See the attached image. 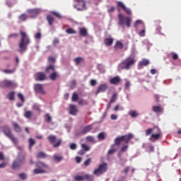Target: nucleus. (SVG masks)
Listing matches in <instances>:
<instances>
[{
  "mask_svg": "<svg viewBox=\"0 0 181 181\" xmlns=\"http://www.w3.org/2000/svg\"><path fill=\"white\" fill-rule=\"evenodd\" d=\"M23 165L22 163H21V161L18 160H14L12 165V168L13 169H21V166Z\"/></svg>",
  "mask_w": 181,
  "mask_h": 181,
  "instance_id": "22",
  "label": "nucleus"
},
{
  "mask_svg": "<svg viewBox=\"0 0 181 181\" xmlns=\"http://www.w3.org/2000/svg\"><path fill=\"white\" fill-rule=\"evenodd\" d=\"M112 43H114V38L111 37H106L104 40V45L107 47H110L112 45Z\"/></svg>",
  "mask_w": 181,
  "mask_h": 181,
  "instance_id": "19",
  "label": "nucleus"
},
{
  "mask_svg": "<svg viewBox=\"0 0 181 181\" xmlns=\"http://www.w3.org/2000/svg\"><path fill=\"white\" fill-rule=\"evenodd\" d=\"M37 168H35L34 170V173L35 175H39L42 173H46V170H45V169H47V168H49V165H47L45 163L38 161L37 163Z\"/></svg>",
  "mask_w": 181,
  "mask_h": 181,
  "instance_id": "6",
  "label": "nucleus"
},
{
  "mask_svg": "<svg viewBox=\"0 0 181 181\" xmlns=\"http://www.w3.org/2000/svg\"><path fill=\"white\" fill-rule=\"evenodd\" d=\"M152 110L153 112H163V107H161L160 105L153 106Z\"/></svg>",
  "mask_w": 181,
  "mask_h": 181,
  "instance_id": "27",
  "label": "nucleus"
},
{
  "mask_svg": "<svg viewBox=\"0 0 181 181\" xmlns=\"http://www.w3.org/2000/svg\"><path fill=\"white\" fill-rule=\"evenodd\" d=\"M53 158L56 162H60V161L63 160V156L54 155Z\"/></svg>",
  "mask_w": 181,
  "mask_h": 181,
  "instance_id": "36",
  "label": "nucleus"
},
{
  "mask_svg": "<svg viewBox=\"0 0 181 181\" xmlns=\"http://www.w3.org/2000/svg\"><path fill=\"white\" fill-rule=\"evenodd\" d=\"M25 118H32L33 117V112L32 111H26L24 114Z\"/></svg>",
  "mask_w": 181,
  "mask_h": 181,
  "instance_id": "34",
  "label": "nucleus"
},
{
  "mask_svg": "<svg viewBox=\"0 0 181 181\" xmlns=\"http://www.w3.org/2000/svg\"><path fill=\"white\" fill-rule=\"evenodd\" d=\"M149 61L148 59H143L139 62V67H143V66H148L149 64Z\"/></svg>",
  "mask_w": 181,
  "mask_h": 181,
  "instance_id": "30",
  "label": "nucleus"
},
{
  "mask_svg": "<svg viewBox=\"0 0 181 181\" xmlns=\"http://www.w3.org/2000/svg\"><path fill=\"white\" fill-rule=\"evenodd\" d=\"M132 138H134V135H132V134H125V135L117 137L115 140V144L117 146H119L122 142H124V144H129Z\"/></svg>",
  "mask_w": 181,
  "mask_h": 181,
  "instance_id": "4",
  "label": "nucleus"
},
{
  "mask_svg": "<svg viewBox=\"0 0 181 181\" xmlns=\"http://www.w3.org/2000/svg\"><path fill=\"white\" fill-rule=\"evenodd\" d=\"M21 35V40L19 45L20 49L18 50L19 53H23L25 50L28 48V45L30 43V40L28 37V35L25 33V31H20Z\"/></svg>",
  "mask_w": 181,
  "mask_h": 181,
  "instance_id": "1",
  "label": "nucleus"
},
{
  "mask_svg": "<svg viewBox=\"0 0 181 181\" xmlns=\"http://www.w3.org/2000/svg\"><path fill=\"white\" fill-rule=\"evenodd\" d=\"M29 143H30V148H32V146H33V145L36 144V141L33 139H30Z\"/></svg>",
  "mask_w": 181,
  "mask_h": 181,
  "instance_id": "48",
  "label": "nucleus"
},
{
  "mask_svg": "<svg viewBox=\"0 0 181 181\" xmlns=\"http://www.w3.org/2000/svg\"><path fill=\"white\" fill-rule=\"evenodd\" d=\"M130 87H131V82L128 80H126V83L124 85L125 90H129Z\"/></svg>",
  "mask_w": 181,
  "mask_h": 181,
  "instance_id": "45",
  "label": "nucleus"
},
{
  "mask_svg": "<svg viewBox=\"0 0 181 181\" xmlns=\"http://www.w3.org/2000/svg\"><path fill=\"white\" fill-rule=\"evenodd\" d=\"M107 88H108V87L107 86L106 84L100 85L96 91V95L100 94V93H105V91H106Z\"/></svg>",
  "mask_w": 181,
  "mask_h": 181,
  "instance_id": "15",
  "label": "nucleus"
},
{
  "mask_svg": "<svg viewBox=\"0 0 181 181\" xmlns=\"http://www.w3.org/2000/svg\"><path fill=\"white\" fill-rule=\"evenodd\" d=\"M36 156L40 159H46V158H47V155H46V153L43 151L38 153Z\"/></svg>",
  "mask_w": 181,
  "mask_h": 181,
  "instance_id": "29",
  "label": "nucleus"
},
{
  "mask_svg": "<svg viewBox=\"0 0 181 181\" xmlns=\"http://www.w3.org/2000/svg\"><path fill=\"white\" fill-rule=\"evenodd\" d=\"M47 21H48L49 25L52 26L54 22V17H53L52 15H48L47 16Z\"/></svg>",
  "mask_w": 181,
  "mask_h": 181,
  "instance_id": "28",
  "label": "nucleus"
},
{
  "mask_svg": "<svg viewBox=\"0 0 181 181\" xmlns=\"http://www.w3.org/2000/svg\"><path fill=\"white\" fill-rule=\"evenodd\" d=\"M78 100V95L77 93H73L72 101H77Z\"/></svg>",
  "mask_w": 181,
  "mask_h": 181,
  "instance_id": "53",
  "label": "nucleus"
},
{
  "mask_svg": "<svg viewBox=\"0 0 181 181\" xmlns=\"http://www.w3.org/2000/svg\"><path fill=\"white\" fill-rule=\"evenodd\" d=\"M153 129H156V134H151L149 140L152 141V142H155V141H158L162 136V132H160V129L158 127H154Z\"/></svg>",
  "mask_w": 181,
  "mask_h": 181,
  "instance_id": "9",
  "label": "nucleus"
},
{
  "mask_svg": "<svg viewBox=\"0 0 181 181\" xmlns=\"http://www.w3.org/2000/svg\"><path fill=\"white\" fill-rule=\"evenodd\" d=\"M136 62L135 58L128 57L119 64V70H129L135 64Z\"/></svg>",
  "mask_w": 181,
  "mask_h": 181,
  "instance_id": "2",
  "label": "nucleus"
},
{
  "mask_svg": "<svg viewBox=\"0 0 181 181\" xmlns=\"http://www.w3.org/2000/svg\"><path fill=\"white\" fill-rule=\"evenodd\" d=\"M129 115L131 116L132 118H136L138 117L139 114L136 112L135 110H132L129 112Z\"/></svg>",
  "mask_w": 181,
  "mask_h": 181,
  "instance_id": "33",
  "label": "nucleus"
},
{
  "mask_svg": "<svg viewBox=\"0 0 181 181\" xmlns=\"http://www.w3.org/2000/svg\"><path fill=\"white\" fill-rule=\"evenodd\" d=\"M18 98H20V100H21L22 103L25 102V97H23V95L22 93H18Z\"/></svg>",
  "mask_w": 181,
  "mask_h": 181,
  "instance_id": "57",
  "label": "nucleus"
},
{
  "mask_svg": "<svg viewBox=\"0 0 181 181\" xmlns=\"http://www.w3.org/2000/svg\"><path fill=\"white\" fill-rule=\"evenodd\" d=\"M35 90L36 93H38L39 94H42V95H45V94H46V90H45V87L43 86V84H40V83L35 84Z\"/></svg>",
  "mask_w": 181,
  "mask_h": 181,
  "instance_id": "11",
  "label": "nucleus"
},
{
  "mask_svg": "<svg viewBox=\"0 0 181 181\" xmlns=\"http://www.w3.org/2000/svg\"><path fill=\"white\" fill-rule=\"evenodd\" d=\"M98 139L103 140L105 139V134L103 132H101L98 134Z\"/></svg>",
  "mask_w": 181,
  "mask_h": 181,
  "instance_id": "52",
  "label": "nucleus"
},
{
  "mask_svg": "<svg viewBox=\"0 0 181 181\" xmlns=\"http://www.w3.org/2000/svg\"><path fill=\"white\" fill-rule=\"evenodd\" d=\"M35 39H40V37H42V33H36L35 35Z\"/></svg>",
  "mask_w": 181,
  "mask_h": 181,
  "instance_id": "62",
  "label": "nucleus"
},
{
  "mask_svg": "<svg viewBox=\"0 0 181 181\" xmlns=\"http://www.w3.org/2000/svg\"><path fill=\"white\" fill-rule=\"evenodd\" d=\"M114 48L115 49V50H118V49H124V44L121 42V41H117L114 46Z\"/></svg>",
  "mask_w": 181,
  "mask_h": 181,
  "instance_id": "24",
  "label": "nucleus"
},
{
  "mask_svg": "<svg viewBox=\"0 0 181 181\" xmlns=\"http://www.w3.org/2000/svg\"><path fill=\"white\" fill-rule=\"evenodd\" d=\"M128 151V145L123 146L120 149V153H122L124 152H127Z\"/></svg>",
  "mask_w": 181,
  "mask_h": 181,
  "instance_id": "46",
  "label": "nucleus"
},
{
  "mask_svg": "<svg viewBox=\"0 0 181 181\" xmlns=\"http://www.w3.org/2000/svg\"><path fill=\"white\" fill-rule=\"evenodd\" d=\"M139 35L141 36V37H144V36H145V30H142L139 33Z\"/></svg>",
  "mask_w": 181,
  "mask_h": 181,
  "instance_id": "64",
  "label": "nucleus"
},
{
  "mask_svg": "<svg viewBox=\"0 0 181 181\" xmlns=\"http://www.w3.org/2000/svg\"><path fill=\"white\" fill-rule=\"evenodd\" d=\"M45 71L47 74H52V73H54L56 71V67H54V65H49L46 68Z\"/></svg>",
  "mask_w": 181,
  "mask_h": 181,
  "instance_id": "17",
  "label": "nucleus"
},
{
  "mask_svg": "<svg viewBox=\"0 0 181 181\" xmlns=\"http://www.w3.org/2000/svg\"><path fill=\"white\" fill-rule=\"evenodd\" d=\"M47 139L49 144L53 145V148H59V146L62 145V142H63L62 139H57V137H56L54 135H49L47 137Z\"/></svg>",
  "mask_w": 181,
  "mask_h": 181,
  "instance_id": "8",
  "label": "nucleus"
},
{
  "mask_svg": "<svg viewBox=\"0 0 181 181\" xmlns=\"http://www.w3.org/2000/svg\"><path fill=\"white\" fill-rule=\"evenodd\" d=\"M117 97H118V93H114L110 100V103H114L115 101H117Z\"/></svg>",
  "mask_w": 181,
  "mask_h": 181,
  "instance_id": "43",
  "label": "nucleus"
},
{
  "mask_svg": "<svg viewBox=\"0 0 181 181\" xmlns=\"http://www.w3.org/2000/svg\"><path fill=\"white\" fill-rule=\"evenodd\" d=\"M153 132V129H148L146 130V135L148 136V135H151L152 132Z\"/></svg>",
  "mask_w": 181,
  "mask_h": 181,
  "instance_id": "55",
  "label": "nucleus"
},
{
  "mask_svg": "<svg viewBox=\"0 0 181 181\" xmlns=\"http://www.w3.org/2000/svg\"><path fill=\"white\" fill-rule=\"evenodd\" d=\"M27 12L30 15L31 18H36L42 11L40 8H30L28 9Z\"/></svg>",
  "mask_w": 181,
  "mask_h": 181,
  "instance_id": "12",
  "label": "nucleus"
},
{
  "mask_svg": "<svg viewBox=\"0 0 181 181\" xmlns=\"http://www.w3.org/2000/svg\"><path fill=\"white\" fill-rule=\"evenodd\" d=\"M90 163H91V158H88L85 162H84V165L86 166H88L90 165Z\"/></svg>",
  "mask_w": 181,
  "mask_h": 181,
  "instance_id": "58",
  "label": "nucleus"
},
{
  "mask_svg": "<svg viewBox=\"0 0 181 181\" xmlns=\"http://www.w3.org/2000/svg\"><path fill=\"white\" fill-rule=\"evenodd\" d=\"M117 10L118 12H121V8L122 9H125V5L124 4V3H122V1H117Z\"/></svg>",
  "mask_w": 181,
  "mask_h": 181,
  "instance_id": "25",
  "label": "nucleus"
},
{
  "mask_svg": "<svg viewBox=\"0 0 181 181\" xmlns=\"http://www.w3.org/2000/svg\"><path fill=\"white\" fill-rule=\"evenodd\" d=\"M35 80L36 81H45V80H47V77L46 76V74L44 72H37L34 75Z\"/></svg>",
  "mask_w": 181,
  "mask_h": 181,
  "instance_id": "10",
  "label": "nucleus"
},
{
  "mask_svg": "<svg viewBox=\"0 0 181 181\" xmlns=\"http://www.w3.org/2000/svg\"><path fill=\"white\" fill-rule=\"evenodd\" d=\"M19 177L20 179H21L22 180H25V179L28 177L25 173H21L19 174Z\"/></svg>",
  "mask_w": 181,
  "mask_h": 181,
  "instance_id": "49",
  "label": "nucleus"
},
{
  "mask_svg": "<svg viewBox=\"0 0 181 181\" xmlns=\"http://www.w3.org/2000/svg\"><path fill=\"white\" fill-rule=\"evenodd\" d=\"M118 19V25L122 27L123 29L125 28V24L127 28H131V25L132 23V18H131L130 17L124 16V15H122V13H119Z\"/></svg>",
  "mask_w": 181,
  "mask_h": 181,
  "instance_id": "3",
  "label": "nucleus"
},
{
  "mask_svg": "<svg viewBox=\"0 0 181 181\" xmlns=\"http://www.w3.org/2000/svg\"><path fill=\"white\" fill-rule=\"evenodd\" d=\"M87 29L84 28H81L79 29V35L81 36H87Z\"/></svg>",
  "mask_w": 181,
  "mask_h": 181,
  "instance_id": "31",
  "label": "nucleus"
},
{
  "mask_svg": "<svg viewBox=\"0 0 181 181\" xmlns=\"http://www.w3.org/2000/svg\"><path fill=\"white\" fill-rule=\"evenodd\" d=\"M74 180L83 181V180H84V175H76L74 177Z\"/></svg>",
  "mask_w": 181,
  "mask_h": 181,
  "instance_id": "39",
  "label": "nucleus"
},
{
  "mask_svg": "<svg viewBox=\"0 0 181 181\" xmlns=\"http://www.w3.org/2000/svg\"><path fill=\"white\" fill-rule=\"evenodd\" d=\"M78 105H88V102L81 99L78 101Z\"/></svg>",
  "mask_w": 181,
  "mask_h": 181,
  "instance_id": "41",
  "label": "nucleus"
},
{
  "mask_svg": "<svg viewBox=\"0 0 181 181\" xmlns=\"http://www.w3.org/2000/svg\"><path fill=\"white\" fill-rule=\"evenodd\" d=\"M115 152H117V149L112 148V149L109 150L108 155H114V153H115Z\"/></svg>",
  "mask_w": 181,
  "mask_h": 181,
  "instance_id": "56",
  "label": "nucleus"
},
{
  "mask_svg": "<svg viewBox=\"0 0 181 181\" xmlns=\"http://www.w3.org/2000/svg\"><path fill=\"white\" fill-rule=\"evenodd\" d=\"M2 131L4 134L6 135V136H8L13 144H18V139L13 136V134H12V132H11V128L8 126H4L2 127Z\"/></svg>",
  "mask_w": 181,
  "mask_h": 181,
  "instance_id": "5",
  "label": "nucleus"
},
{
  "mask_svg": "<svg viewBox=\"0 0 181 181\" xmlns=\"http://www.w3.org/2000/svg\"><path fill=\"white\" fill-rule=\"evenodd\" d=\"M8 99H9L11 101H13V100H15V92H11V93L8 94Z\"/></svg>",
  "mask_w": 181,
  "mask_h": 181,
  "instance_id": "42",
  "label": "nucleus"
},
{
  "mask_svg": "<svg viewBox=\"0 0 181 181\" xmlns=\"http://www.w3.org/2000/svg\"><path fill=\"white\" fill-rule=\"evenodd\" d=\"M69 114L71 115H77V107L74 105H70Z\"/></svg>",
  "mask_w": 181,
  "mask_h": 181,
  "instance_id": "20",
  "label": "nucleus"
},
{
  "mask_svg": "<svg viewBox=\"0 0 181 181\" xmlns=\"http://www.w3.org/2000/svg\"><path fill=\"white\" fill-rule=\"evenodd\" d=\"M49 78L52 81H54L56 78H59V73H57V71H56L54 72H52V74H49Z\"/></svg>",
  "mask_w": 181,
  "mask_h": 181,
  "instance_id": "23",
  "label": "nucleus"
},
{
  "mask_svg": "<svg viewBox=\"0 0 181 181\" xmlns=\"http://www.w3.org/2000/svg\"><path fill=\"white\" fill-rule=\"evenodd\" d=\"M4 73H6V74H12L15 73V69H5L4 71Z\"/></svg>",
  "mask_w": 181,
  "mask_h": 181,
  "instance_id": "47",
  "label": "nucleus"
},
{
  "mask_svg": "<svg viewBox=\"0 0 181 181\" xmlns=\"http://www.w3.org/2000/svg\"><path fill=\"white\" fill-rule=\"evenodd\" d=\"M91 129H93V125H88L85 127L81 131V134L82 135H86V134L90 132V131H91Z\"/></svg>",
  "mask_w": 181,
  "mask_h": 181,
  "instance_id": "18",
  "label": "nucleus"
},
{
  "mask_svg": "<svg viewBox=\"0 0 181 181\" xmlns=\"http://www.w3.org/2000/svg\"><path fill=\"white\" fill-rule=\"evenodd\" d=\"M81 146H82V149L85 151V152H88V151H90V146H88V145L86 144H81Z\"/></svg>",
  "mask_w": 181,
  "mask_h": 181,
  "instance_id": "38",
  "label": "nucleus"
},
{
  "mask_svg": "<svg viewBox=\"0 0 181 181\" xmlns=\"http://www.w3.org/2000/svg\"><path fill=\"white\" fill-rule=\"evenodd\" d=\"M107 170L108 164L107 163H103L102 164H100L98 168L94 170L93 175L99 176V175H103V173H105Z\"/></svg>",
  "mask_w": 181,
  "mask_h": 181,
  "instance_id": "7",
  "label": "nucleus"
},
{
  "mask_svg": "<svg viewBox=\"0 0 181 181\" xmlns=\"http://www.w3.org/2000/svg\"><path fill=\"white\" fill-rule=\"evenodd\" d=\"M123 11H124L127 15H132V12L131 11V9L127 8V6L124 7V8H123Z\"/></svg>",
  "mask_w": 181,
  "mask_h": 181,
  "instance_id": "54",
  "label": "nucleus"
},
{
  "mask_svg": "<svg viewBox=\"0 0 181 181\" xmlns=\"http://www.w3.org/2000/svg\"><path fill=\"white\" fill-rule=\"evenodd\" d=\"M121 81L119 76H115L110 79V84H118Z\"/></svg>",
  "mask_w": 181,
  "mask_h": 181,
  "instance_id": "21",
  "label": "nucleus"
},
{
  "mask_svg": "<svg viewBox=\"0 0 181 181\" xmlns=\"http://www.w3.org/2000/svg\"><path fill=\"white\" fill-rule=\"evenodd\" d=\"M18 19L19 22H25V21L28 19V15H26V13H23L18 17Z\"/></svg>",
  "mask_w": 181,
  "mask_h": 181,
  "instance_id": "32",
  "label": "nucleus"
},
{
  "mask_svg": "<svg viewBox=\"0 0 181 181\" xmlns=\"http://www.w3.org/2000/svg\"><path fill=\"white\" fill-rule=\"evenodd\" d=\"M0 87H13V82L8 80L3 81L0 83Z\"/></svg>",
  "mask_w": 181,
  "mask_h": 181,
  "instance_id": "14",
  "label": "nucleus"
},
{
  "mask_svg": "<svg viewBox=\"0 0 181 181\" xmlns=\"http://www.w3.org/2000/svg\"><path fill=\"white\" fill-rule=\"evenodd\" d=\"M85 179H86V180L93 181V177H91V175H90L88 174L83 175V180Z\"/></svg>",
  "mask_w": 181,
  "mask_h": 181,
  "instance_id": "44",
  "label": "nucleus"
},
{
  "mask_svg": "<svg viewBox=\"0 0 181 181\" xmlns=\"http://www.w3.org/2000/svg\"><path fill=\"white\" fill-rule=\"evenodd\" d=\"M86 141H87V142H95L94 137H93L91 136H88L86 137Z\"/></svg>",
  "mask_w": 181,
  "mask_h": 181,
  "instance_id": "51",
  "label": "nucleus"
},
{
  "mask_svg": "<svg viewBox=\"0 0 181 181\" xmlns=\"http://www.w3.org/2000/svg\"><path fill=\"white\" fill-rule=\"evenodd\" d=\"M76 2L78 3V6L76 7L77 11H84L85 9H87V6L86 4V1L84 0H75Z\"/></svg>",
  "mask_w": 181,
  "mask_h": 181,
  "instance_id": "13",
  "label": "nucleus"
},
{
  "mask_svg": "<svg viewBox=\"0 0 181 181\" xmlns=\"http://www.w3.org/2000/svg\"><path fill=\"white\" fill-rule=\"evenodd\" d=\"M74 62L76 63V64H80L81 63H83V58L76 57L74 59Z\"/></svg>",
  "mask_w": 181,
  "mask_h": 181,
  "instance_id": "37",
  "label": "nucleus"
},
{
  "mask_svg": "<svg viewBox=\"0 0 181 181\" xmlns=\"http://www.w3.org/2000/svg\"><path fill=\"white\" fill-rule=\"evenodd\" d=\"M18 36H19V35H18L17 33L10 34L8 35V39H12V38L16 39V37H18Z\"/></svg>",
  "mask_w": 181,
  "mask_h": 181,
  "instance_id": "50",
  "label": "nucleus"
},
{
  "mask_svg": "<svg viewBox=\"0 0 181 181\" xmlns=\"http://www.w3.org/2000/svg\"><path fill=\"white\" fill-rule=\"evenodd\" d=\"M17 160L20 162L21 163H25L26 162V157L25 156V154L22 153H18V156L17 158Z\"/></svg>",
  "mask_w": 181,
  "mask_h": 181,
  "instance_id": "16",
  "label": "nucleus"
},
{
  "mask_svg": "<svg viewBox=\"0 0 181 181\" xmlns=\"http://www.w3.org/2000/svg\"><path fill=\"white\" fill-rule=\"evenodd\" d=\"M90 85L94 86H97V81L94 80V79H92L90 81Z\"/></svg>",
  "mask_w": 181,
  "mask_h": 181,
  "instance_id": "63",
  "label": "nucleus"
},
{
  "mask_svg": "<svg viewBox=\"0 0 181 181\" xmlns=\"http://www.w3.org/2000/svg\"><path fill=\"white\" fill-rule=\"evenodd\" d=\"M45 122H48V123L52 122V117L50 116V115H49V113H47L45 115Z\"/></svg>",
  "mask_w": 181,
  "mask_h": 181,
  "instance_id": "35",
  "label": "nucleus"
},
{
  "mask_svg": "<svg viewBox=\"0 0 181 181\" xmlns=\"http://www.w3.org/2000/svg\"><path fill=\"white\" fill-rule=\"evenodd\" d=\"M66 33H68V35H74L76 33V30H74L73 28H68L66 30Z\"/></svg>",
  "mask_w": 181,
  "mask_h": 181,
  "instance_id": "40",
  "label": "nucleus"
},
{
  "mask_svg": "<svg viewBox=\"0 0 181 181\" xmlns=\"http://www.w3.org/2000/svg\"><path fill=\"white\" fill-rule=\"evenodd\" d=\"M13 126L16 132H22V128H21V126L18 123L13 122Z\"/></svg>",
  "mask_w": 181,
  "mask_h": 181,
  "instance_id": "26",
  "label": "nucleus"
},
{
  "mask_svg": "<svg viewBox=\"0 0 181 181\" xmlns=\"http://www.w3.org/2000/svg\"><path fill=\"white\" fill-rule=\"evenodd\" d=\"M48 61L49 62V63H54V62H56V59H54L53 57H49L48 58Z\"/></svg>",
  "mask_w": 181,
  "mask_h": 181,
  "instance_id": "61",
  "label": "nucleus"
},
{
  "mask_svg": "<svg viewBox=\"0 0 181 181\" xmlns=\"http://www.w3.org/2000/svg\"><path fill=\"white\" fill-rule=\"evenodd\" d=\"M70 148L72 150L77 149V145L76 144L73 143L70 145Z\"/></svg>",
  "mask_w": 181,
  "mask_h": 181,
  "instance_id": "59",
  "label": "nucleus"
},
{
  "mask_svg": "<svg viewBox=\"0 0 181 181\" xmlns=\"http://www.w3.org/2000/svg\"><path fill=\"white\" fill-rule=\"evenodd\" d=\"M52 13H53V15H54V16H56L57 18H59V19H60V18H62V16L59 13H56L55 11H52Z\"/></svg>",
  "mask_w": 181,
  "mask_h": 181,
  "instance_id": "60",
  "label": "nucleus"
}]
</instances>
